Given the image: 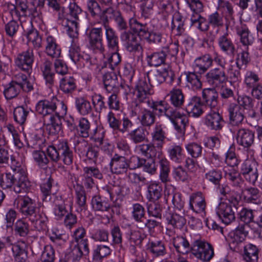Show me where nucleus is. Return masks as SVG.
Returning a JSON list of instances; mask_svg holds the SVG:
<instances>
[{"mask_svg":"<svg viewBox=\"0 0 262 262\" xmlns=\"http://www.w3.org/2000/svg\"><path fill=\"white\" fill-rule=\"evenodd\" d=\"M26 37L28 42L32 44L34 49H38L41 47L42 38L36 30L32 29L29 31L26 34Z\"/></svg>","mask_w":262,"mask_h":262,"instance_id":"nucleus-58","label":"nucleus"},{"mask_svg":"<svg viewBox=\"0 0 262 262\" xmlns=\"http://www.w3.org/2000/svg\"><path fill=\"white\" fill-rule=\"evenodd\" d=\"M171 103L177 107H181L184 102L182 91L179 89H173L169 93Z\"/></svg>","mask_w":262,"mask_h":262,"instance_id":"nucleus-52","label":"nucleus"},{"mask_svg":"<svg viewBox=\"0 0 262 262\" xmlns=\"http://www.w3.org/2000/svg\"><path fill=\"white\" fill-rule=\"evenodd\" d=\"M61 108H58L56 103L48 100H41L38 102L36 105V112L42 115L44 118V122H46V118H50V117H53V113L60 110Z\"/></svg>","mask_w":262,"mask_h":262,"instance_id":"nucleus-16","label":"nucleus"},{"mask_svg":"<svg viewBox=\"0 0 262 262\" xmlns=\"http://www.w3.org/2000/svg\"><path fill=\"white\" fill-rule=\"evenodd\" d=\"M214 57V62L220 66L210 70L205 75V82L213 88H219L225 83L227 77L225 69L227 61L222 58L217 53H215Z\"/></svg>","mask_w":262,"mask_h":262,"instance_id":"nucleus-3","label":"nucleus"},{"mask_svg":"<svg viewBox=\"0 0 262 262\" xmlns=\"http://www.w3.org/2000/svg\"><path fill=\"white\" fill-rule=\"evenodd\" d=\"M77 88L76 80L72 76H66L59 82V89L66 95H72Z\"/></svg>","mask_w":262,"mask_h":262,"instance_id":"nucleus-33","label":"nucleus"},{"mask_svg":"<svg viewBox=\"0 0 262 262\" xmlns=\"http://www.w3.org/2000/svg\"><path fill=\"white\" fill-rule=\"evenodd\" d=\"M167 152L170 159L177 163H181L185 158V154L183 151V148L180 145L174 144L170 146Z\"/></svg>","mask_w":262,"mask_h":262,"instance_id":"nucleus-38","label":"nucleus"},{"mask_svg":"<svg viewBox=\"0 0 262 262\" xmlns=\"http://www.w3.org/2000/svg\"><path fill=\"white\" fill-rule=\"evenodd\" d=\"M258 163L254 160L247 159L241 165V174L250 184L255 185L258 177Z\"/></svg>","mask_w":262,"mask_h":262,"instance_id":"nucleus-9","label":"nucleus"},{"mask_svg":"<svg viewBox=\"0 0 262 262\" xmlns=\"http://www.w3.org/2000/svg\"><path fill=\"white\" fill-rule=\"evenodd\" d=\"M110 166L112 173L120 174L125 173L130 165L125 157L115 154L112 158Z\"/></svg>","mask_w":262,"mask_h":262,"instance_id":"nucleus-18","label":"nucleus"},{"mask_svg":"<svg viewBox=\"0 0 262 262\" xmlns=\"http://www.w3.org/2000/svg\"><path fill=\"white\" fill-rule=\"evenodd\" d=\"M213 61L214 58H213L210 54H206L195 59L193 68L196 73L202 74L213 66Z\"/></svg>","mask_w":262,"mask_h":262,"instance_id":"nucleus-23","label":"nucleus"},{"mask_svg":"<svg viewBox=\"0 0 262 262\" xmlns=\"http://www.w3.org/2000/svg\"><path fill=\"white\" fill-rule=\"evenodd\" d=\"M44 7V1H38L35 6L34 3H30V6L27 14L26 17H38L39 19L42 18V9Z\"/></svg>","mask_w":262,"mask_h":262,"instance_id":"nucleus-56","label":"nucleus"},{"mask_svg":"<svg viewBox=\"0 0 262 262\" xmlns=\"http://www.w3.org/2000/svg\"><path fill=\"white\" fill-rule=\"evenodd\" d=\"M147 198L150 201H157L162 196V187L159 183L151 182L147 187Z\"/></svg>","mask_w":262,"mask_h":262,"instance_id":"nucleus-43","label":"nucleus"},{"mask_svg":"<svg viewBox=\"0 0 262 262\" xmlns=\"http://www.w3.org/2000/svg\"><path fill=\"white\" fill-rule=\"evenodd\" d=\"M130 164L132 169H136L142 167L143 170L151 175L157 172V167L156 164V158H151L146 159L137 156H133L130 158Z\"/></svg>","mask_w":262,"mask_h":262,"instance_id":"nucleus-11","label":"nucleus"},{"mask_svg":"<svg viewBox=\"0 0 262 262\" xmlns=\"http://www.w3.org/2000/svg\"><path fill=\"white\" fill-rule=\"evenodd\" d=\"M52 62L47 59L44 60L40 66L43 78L50 88L54 85L55 82V73L52 71Z\"/></svg>","mask_w":262,"mask_h":262,"instance_id":"nucleus-32","label":"nucleus"},{"mask_svg":"<svg viewBox=\"0 0 262 262\" xmlns=\"http://www.w3.org/2000/svg\"><path fill=\"white\" fill-rule=\"evenodd\" d=\"M148 132L143 126H139L131 130L128 136L130 140L135 144H138L145 141L147 139Z\"/></svg>","mask_w":262,"mask_h":262,"instance_id":"nucleus-39","label":"nucleus"},{"mask_svg":"<svg viewBox=\"0 0 262 262\" xmlns=\"http://www.w3.org/2000/svg\"><path fill=\"white\" fill-rule=\"evenodd\" d=\"M244 259L247 262H257L258 258V250L252 244H248L244 247Z\"/></svg>","mask_w":262,"mask_h":262,"instance_id":"nucleus-45","label":"nucleus"},{"mask_svg":"<svg viewBox=\"0 0 262 262\" xmlns=\"http://www.w3.org/2000/svg\"><path fill=\"white\" fill-rule=\"evenodd\" d=\"M20 86L18 82L12 81L10 82L5 88L4 91V94L7 99H11L16 97L19 93Z\"/></svg>","mask_w":262,"mask_h":262,"instance_id":"nucleus-50","label":"nucleus"},{"mask_svg":"<svg viewBox=\"0 0 262 262\" xmlns=\"http://www.w3.org/2000/svg\"><path fill=\"white\" fill-rule=\"evenodd\" d=\"M61 109L56 112L55 116L50 117L49 122L47 123V129L50 135L58 134L61 129L60 118L67 114V107L63 102L60 103Z\"/></svg>","mask_w":262,"mask_h":262,"instance_id":"nucleus-12","label":"nucleus"},{"mask_svg":"<svg viewBox=\"0 0 262 262\" xmlns=\"http://www.w3.org/2000/svg\"><path fill=\"white\" fill-rule=\"evenodd\" d=\"M91 204L93 209L96 211H106L110 208V204L99 195L93 197Z\"/></svg>","mask_w":262,"mask_h":262,"instance_id":"nucleus-49","label":"nucleus"},{"mask_svg":"<svg viewBox=\"0 0 262 262\" xmlns=\"http://www.w3.org/2000/svg\"><path fill=\"white\" fill-rule=\"evenodd\" d=\"M218 45L221 50L228 56L233 57L236 49L234 43L227 34L221 36L217 39Z\"/></svg>","mask_w":262,"mask_h":262,"instance_id":"nucleus-28","label":"nucleus"},{"mask_svg":"<svg viewBox=\"0 0 262 262\" xmlns=\"http://www.w3.org/2000/svg\"><path fill=\"white\" fill-rule=\"evenodd\" d=\"M147 249L155 257L163 256L166 253L165 244L162 241H150Z\"/></svg>","mask_w":262,"mask_h":262,"instance_id":"nucleus-37","label":"nucleus"},{"mask_svg":"<svg viewBox=\"0 0 262 262\" xmlns=\"http://www.w3.org/2000/svg\"><path fill=\"white\" fill-rule=\"evenodd\" d=\"M19 212L23 218L30 222L34 230L43 232L47 229L48 218L45 212L37 207L35 200L28 196L20 199Z\"/></svg>","mask_w":262,"mask_h":262,"instance_id":"nucleus-1","label":"nucleus"},{"mask_svg":"<svg viewBox=\"0 0 262 262\" xmlns=\"http://www.w3.org/2000/svg\"><path fill=\"white\" fill-rule=\"evenodd\" d=\"M137 150L147 158H156L157 151V146L152 142L147 144H142L137 146Z\"/></svg>","mask_w":262,"mask_h":262,"instance_id":"nucleus-42","label":"nucleus"},{"mask_svg":"<svg viewBox=\"0 0 262 262\" xmlns=\"http://www.w3.org/2000/svg\"><path fill=\"white\" fill-rule=\"evenodd\" d=\"M75 105L78 113L82 116L88 115L92 112V107L90 101L83 97L75 98Z\"/></svg>","mask_w":262,"mask_h":262,"instance_id":"nucleus-41","label":"nucleus"},{"mask_svg":"<svg viewBox=\"0 0 262 262\" xmlns=\"http://www.w3.org/2000/svg\"><path fill=\"white\" fill-rule=\"evenodd\" d=\"M230 202H221L216 209V212L220 219L225 224L231 223L235 219V212Z\"/></svg>","mask_w":262,"mask_h":262,"instance_id":"nucleus-13","label":"nucleus"},{"mask_svg":"<svg viewBox=\"0 0 262 262\" xmlns=\"http://www.w3.org/2000/svg\"><path fill=\"white\" fill-rule=\"evenodd\" d=\"M0 185L3 189L11 188L16 193H20L22 190L26 191L30 186V183L25 174L18 172H6L1 180Z\"/></svg>","mask_w":262,"mask_h":262,"instance_id":"nucleus-4","label":"nucleus"},{"mask_svg":"<svg viewBox=\"0 0 262 262\" xmlns=\"http://www.w3.org/2000/svg\"><path fill=\"white\" fill-rule=\"evenodd\" d=\"M86 10L92 17L100 16L102 14L100 6L96 0H88L86 3Z\"/></svg>","mask_w":262,"mask_h":262,"instance_id":"nucleus-64","label":"nucleus"},{"mask_svg":"<svg viewBox=\"0 0 262 262\" xmlns=\"http://www.w3.org/2000/svg\"><path fill=\"white\" fill-rule=\"evenodd\" d=\"M78 131L83 138H88L90 136L91 124L86 118L81 117L78 121Z\"/></svg>","mask_w":262,"mask_h":262,"instance_id":"nucleus-63","label":"nucleus"},{"mask_svg":"<svg viewBox=\"0 0 262 262\" xmlns=\"http://www.w3.org/2000/svg\"><path fill=\"white\" fill-rule=\"evenodd\" d=\"M132 216L139 226L146 219L145 210L144 207L139 203L133 205Z\"/></svg>","mask_w":262,"mask_h":262,"instance_id":"nucleus-46","label":"nucleus"},{"mask_svg":"<svg viewBox=\"0 0 262 262\" xmlns=\"http://www.w3.org/2000/svg\"><path fill=\"white\" fill-rule=\"evenodd\" d=\"M45 53L53 58H58L61 54V49L56 39L51 35L46 37L45 40Z\"/></svg>","mask_w":262,"mask_h":262,"instance_id":"nucleus-31","label":"nucleus"},{"mask_svg":"<svg viewBox=\"0 0 262 262\" xmlns=\"http://www.w3.org/2000/svg\"><path fill=\"white\" fill-rule=\"evenodd\" d=\"M254 133L246 128H240L237 130L235 139L237 144L248 148L254 143Z\"/></svg>","mask_w":262,"mask_h":262,"instance_id":"nucleus-17","label":"nucleus"},{"mask_svg":"<svg viewBox=\"0 0 262 262\" xmlns=\"http://www.w3.org/2000/svg\"><path fill=\"white\" fill-rule=\"evenodd\" d=\"M204 123L211 130H220L223 127L224 121L222 116L218 112L212 111L205 116Z\"/></svg>","mask_w":262,"mask_h":262,"instance_id":"nucleus-20","label":"nucleus"},{"mask_svg":"<svg viewBox=\"0 0 262 262\" xmlns=\"http://www.w3.org/2000/svg\"><path fill=\"white\" fill-rule=\"evenodd\" d=\"M103 25L108 48L113 51H117L119 48V39L115 31L108 24H103Z\"/></svg>","mask_w":262,"mask_h":262,"instance_id":"nucleus-26","label":"nucleus"},{"mask_svg":"<svg viewBox=\"0 0 262 262\" xmlns=\"http://www.w3.org/2000/svg\"><path fill=\"white\" fill-rule=\"evenodd\" d=\"M34 60L33 49L29 48L18 54L15 60L16 66L22 71L30 73Z\"/></svg>","mask_w":262,"mask_h":262,"instance_id":"nucleus-10","label":"nucleus"},{"mask_svg":"<svg viewBox=\"0 0 262 262\" xmlns=\"http://www.w3.org/2000/svg\"><path fill=\"white\" fill-rule=\"evenodd\" d=\"M173 245L176 251L183 254L191 253L193 248V244L191 245L188 240L183 236L174 237L173 239Z\"/></svg>","mask_w":262,"mask_h":262,"instance_id":"nucleus-34","label":"nucleus"},{"mask_svg":"<svg viewBox=\"0 0 262 262\" xmlns=\"http://www.w3.org/2000/svg\"><path fill=\"white\" fill-rule=\"evenodd\" d=\"M166 55L163 49L160 52L147 55L148 63L151 66L158 67L164 63Z\"/></svg>","mask_w":262,"mask_h":262,"instance_id":"nucleus-48","label":"nucleus"},{"mask_svg":"<svg viewBox=\"0 0 262 262\" xmlns=\"http://www.w3.org/2000/svg\"><path fill=\"white\" fill-rule=\"evenodd\" d=\"M120 38L124 42L126 49L130 52L139 51L142 49L136 35L130 30L127 29L123 31L120 34Z\"/></svg>","mask_w":262,"mask_h":262,"instance_id":"nucleus-19","label":"nucleus"},{"mask_svg":"<svg viewBox=\"0 0 262 262\" xmlns=\"http://www.w3.org/2000/svg\"><path fill=\"white\" fill-rule=\"evenodd\" d=\"M151 83L146 81V79H140L135 86L134 96L140 101H146L149 97L154 94Z\"/></svg>","mask_w":262,"mask_h":262,"instance_id":"nucleus-14","label":"nucleus"},{"mask_svg":"<svg viewBox=\"0 0 262 262\" xmlns=\"http://www.w3.org/2000/svg\"><path fill=\"white\" fill-rule=\"evenodd\" d=\"M205 179L210 183L218 185L222 179V172L218 169H212L206 173Z\"/></svg>","mask_w":262,"mask_h":262,"instance_id":"nucleus-62","label":"nucleus"},{"mask_svg":"<svg viewBox=\"0 0 262 262\" xmlns=\"http://www.w3.org/2000/svg\"><path fill=\"white\" fill-rule=\"evenodd\" d=\"M100 19L104 24H108L109 20H114L117 28L120 31L123 32L128 29L127 23L120 11L113 7L103 10L100 15Z\"/></svg>","mask_w":262,"mask_h":262,"instance_id":"nucleus-6","label":"nucleus"},{"mask_svg":"<svg viewBox=\"0 0 262 262\" xmlns=\"http://www.w3.org/2000/svg\"><path fill=\"white\" fill-rule=\"evenodd\" d=\"M29 226L23 219L18 220L14 225V232L16 235L26 237L29 232Z\"/></svg>","mask_w":262,"mask_h":262,"instance_id":"nucleus-60","label":"nucleus"},{"mask_svg":"<svg viewBox=\"0 0 262 262\" xmlns=\"http://www.w3.org/2000/svg\"><path fill=\"white\" fill-rule=\"evenodd\" d=\"M69 14L75 20H70L67 18L62 17L60 13L58 14L59 23L63 27L69 36L73 38H77L78 36V15L81 13L80 7L75 3H71L69 6Z\"/></svg>","mask_w":262,"mask_h":262,"instance_id":"nucleus-5","label":"nucleus"},{"mask_svg":"<svg viewBox=\"0 0 262 262\" xmlns=\"http://www.w3.org/2000/svg\"><path fill=\"white\" fill-rule=\"evenodd\" d=\"M89 49L95 53L103 54L105 46L103 41V30L100 28H92L87 33Z\"/></svg>","mask_w":262,"mask_h":262,"instance_id":"nucleus-7","label":"nucleus"},{"mask_svg":"<svg viewBox=\"0 0 262 262\" xmlns=\"http://www.w3.org/2000/svg\"><path fill=\"white\" fill-rule=\"evenodd\" d=\"M130 30L139 37L146 39L149 31L146 24H142L136 18H129L128 20Z\"/></svg>","mask_w":262,"mask_h":262,"instance_id":"nucleus-30","label":"nucleus"},{"mask_svg":"<svg viewBox=\"0 0 262 262\" xmlns=\"http://www.w3.org/2000/svg\"><path fill=\"white\" fill-rule=\"evenodd\" d=\"M162 152H158V158L159 159L160 179L163 183H167L170 181L169 174L170 172V164L168 160L162 157Z\"/></svg>","mask_w":262,"mask_h":262,"instance_id":"nucleus-35","label":"nucleus"},{"mask_svg":"<svg viewBox=\"0 0 262 262\" xmlns=\"http://www.w3.org/2000/svg\"><path fill=\"white\" fill-rule=\"evenodd\" d=\"M186 3L191 10V25L195 24V21L201 17L200 13L203 11V5L200 0H186Z\"/></svg>","mask_w":262,"mask_h":262,"instance_id":"nucleus-36","label":"nucleus"},{"mask_svg":"<svg viewBox=\"0 0 262 262\" xmlns=\"http://www.w3.org/2000/svg\"><path fill=\"white\" fill-rule=\"evenodd\" d=\"M189 207L191 209L196 213L203 212L206 208L205 198L203 194L198 192L190 196Z\"/></svg>","mask_w":262,"mask_h":262,"instance_id":"nucleus-29","label":"nucleus"},{"mask_svg":"<svg viewBox=\"0 0 262 262\" xmlns=\"http://www.w3.org/2000/svg\"><path fill=\"white\" fill-rule=\"evenodd\" d=\"M29 113V108L27 107L17 106L13 111L14 120L18 124L23 125L26 122Z\"/></svg>","mask_w":262,"mask_h":262,"instance_id":"nucleus-47","label":"nucleus"},{"mask_svg":"<svg viewBox=\"0 0 262 262\" xmlns=\"http://www.w3.org/2000/svg\"><path fill=\"white\" fill-rule=\"evenodd\" d=\"M147 210L149 216L161 219L162 217V208L156 201H150L147 203Z\"/></svg>","mask_w":262,"mask_h":262,"instance_id":"nucleus-59","label":"nucleus"},{"mask_svg":"<svg viewBox=\"0 0 262 262\" xmlns=\"http://www.w3.org/2000/svg\"><path fill=\"white\" fill-rule=\"evenodd\" d=\"M184 25L185 18L179 12L175 13L172 21L171 29H176L177 35H181L185 31Z\"/></svg>","mask_w":262,"mask_h":262,"instance_id":"nucleus-51","label":"nucleus"},{"mask_svg":"<svg viewBox=\"0 0 262 262\" xmlns=\"http://www.w3.org/2000/svg\"><path fill=\"white\" fill-rule=\"evenodd\" d=\"M51 160L57 163L60 160L68 166L71 165L74 160V154L67 140L59 141L57 144L49 146L47 150Z\"/></svg>","mask_w":262,"mask_h":262,"instance_id":"nucleus-2","label":"nucleus"},{"mask_svg":"<svg viewBox=\"0 0 262 262\" xmlns=\"http://www.w3.org/2000/svg\"><path fill=\"white\" fill-rule=\"evenodd\" d=\"M151 142L157 146L158 149H162L166 139V133L162 124H156L151 132Z\"/></svg>","mask_w":262,"mask_h":262,"instance_id":"nucleus-27","label":"nucleus"},{"mask_svg":"<svg viewBox=\"0 0 262 262\" xmlns=\"http://www.w3.org/2000/svg\"><path fill=\"white\" fill-rule=\"evenodd\" d=\"M248 233L246 225L239 224L234 231L230 233V248L236 251L239 250V245L245 239Z\"/></svg>","mask_w":262,"mask_h":262,"instance_id":"nucleus-15","label":"nucleus"},{"mask_svg":"<svg viewBox=\"0 0 262 262\" xmlns=\"http://www.w3.org/2000/svg\"><path fill=\"white\" fill-rule=\"evenodd\" d=\"M201 97L194 96L189 100L186 110L190 115L198 118L204 113V106Z\"/></svg>","mask_w":262,"mask_h":262,"instance_id":"nucleus-22","label":"nucleus"},{"mask_svg":"<svg viewBox=\"0 0 262 262\" xmlns=\"http://www.w3.org/2000/svg\"><path fill=\"white\" fill-rule=\"evenodd\" d=\"M187 84L189 87H191L193 90H199L202 88V82L200 76H198L196 72L185 73Z\"/></svg>","mask_w":262,"mask_h":262,"instance_id":"nucleus-55","label":"nucleus"},{"mask_svg":"<svg viewBox=\"0 0 262 262\" xmlns=\"http://www.w3.org/2000/svg\"><path fill=\"white\" fill-rule=\"evenodd\" d=\"M230 123L233 126H239L242 124L244 118V109L237 103H230L228 107Z\"/></svg>","mask_w":262,"mask_h":262,"instance_id":"nucleus-21","label":"nucleus"},{"mask_svg":"<svg viewBox=\"0 0 262 262\" xmlns=\"http://www.w3.org/2000/svg\"><path fill=\"white\" fill-rule=\"evenodd\" d=\"M242 194L244 200L248 202H254L260 196L259 190L254 187L247 188L242 190Z\"/></svg>","mask_w":262,"mask_h":262,"instance_id":"nucleus-57","label":"nucleus"},{"mask_svg":"<svg viewBox=\"0 0 262 262\" xmlns=\"http://www.w3.org/2000/svg\"><path fill=\"white\" fill-rule=\"evenodd\" d=\"M76 203L79 207L80 211L85 210L86 207V196L85 190L81 185H77L75 188Z\"/></svg>","mask_w":262,"mask_h":262,"instance_id":"nucleus-53","label":"nucleus"},{"mask_svg":"<svg viewBox=\"0 0 262 262\" xmlns=\"http://www.w3.org/2000/svg\"><path fill=\"white\" fill-rule=\"evenodd\" d=\"M191 254L202 261H209L214 256V251L210 244L197 239L193 243Z\"/></svg>","mask_w":262,"mask_h":262,"instance_id":"nucleus-8","label":"nucleus"},{"mask_svg":"<svg viewBox=\"0 0 262 262\" xmlns=\"http://www.w3.org/2000/svg\"><path fill=\"white\" fill-rule=\"evenodd\" d=\"M27 247L25 241H19L12 246V250L15 262H29L27 252L26 248Z\"/></svg>","mask_w":262,"mask_h":262,"instance_id":"nucleus-25","label":"nucleus"},{"mask_svg":"<svg viewBox=\"0 0 262 262\" xmlns=\"http://www.w3.org/2000/svg\"><path fill=\"white\" fill-rule=\"evenodd\" d=\"M138 119L143 127H148L154 124L156 115L153 111L144 108L139 115Z\"/></svg>","mask_w":262,"mask_h":262,"instance_id":"nucleus-40","label":"nucleus"},{"mask_svg":"<svg viewBox=\"0 0 262 262\" xmlns=\"http://www.w3.org/2000/svg\"><path fill=\"white\" fill-rule=\"evenodd\" d=\"M202 102L204 107L215 111L217 106L218 94L214 89H205L202 91Z\"/></svg>","mask_w":262,"mask_h":262,"instance_id":"nucleus-24","label":"nucleus"},{"mask_svg":"<svg viewBox=\"0 0 262 262\" xmlns=\"http://www.w3.org/2000/svg\"><path fill=\"white\" fill-rule=\"evenodd\" d=\"M103 81L105 89L109 92L119 85L117 76L113 72L105 73L103 75Z\"/></svg>","mask_w":262,"mask_h":262,"instance_id":"nucleus-44","label":"nucleus"},{"mask_svg":"<svg viewBox=\"0 0 262 262\" xmlns=\"http://www.w3.org/2000/svg\"><path fill=\"white\" fill-rule=\"evenodd\" d=\"M33 158L38 166L42 168H46L49 160L46 153L41 150H35L32 154Z\"/></svg>","mask_w":262,"mask_h":262,"instance_id":"nucleus-61","label":"nucleus"},{"mask_svg":"<svg viewBox=\"0 0 262 262\" xmlns=\"http://www.w3.org/2000/svg\"><path fill=\"white\" fill-rule=\"evenodd\" d=\"M237 34L240 36V40L243 45L248 47L251 45L254 41V38L250 34L247 28L242 26L238 28L237 30Z\"/></svg>","mask_w":262,"mask_h":262,"instance_id":"nucleus-54","label":"nucleus"}]
</instances>
